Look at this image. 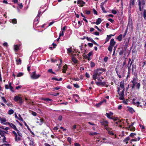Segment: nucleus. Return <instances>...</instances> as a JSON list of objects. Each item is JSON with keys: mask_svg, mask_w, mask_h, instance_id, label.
Listing matches in <instances>:
<instances>
[{"mask_svg": "<svg viewBox=\"0 0 146 146\" xmlns=\"http://www.w3.org/2000/svg\"><path fill=\"white\" fill-rule=\"evenodd\" d=\"M140 103L139 102H136V104L135 106H136L137 107H141V108H143V106L142 105H140Z\"/></svg>", "mask_w": 146, "mask_h": 146, "instance_id": "obj_24", "label": "nucleus"}, {"mask_svg": "<svg viewBox=\"0 0 146 146\" xmlns=\"http://www.w3.org/2000/svg\"><path fill=\"white\" fill-rule=\"evenodd\" d=\"M137 141V139L136 138H135L131 139V140L130 143H131V144H132V141Z\"/></svg>", "mask_w": 146, "mask_h": 146, "instance_id": "obj_50", "label": "nucleus"}, {"mask_svg": "<svg viewBox=\"0 0 146 146\" xmlns=\"http://www.w3.org/2000/svg\"><path fill=\"white\" fill-rule=\"evenodd\" d=\"M100 69L99 68L94 70V74L92 76L93 79L96 80L97 79L98 80H100Z\"/></svg>", "mask_w": 146, "mask_h": 146, "instance_id": "obj_2", "label": "nucleus"}, {"mask_svg": "<svg viewBox=\"0 0 146 146\" xmlns=\"http://www.w3.org/2000/svg\"><path fill=\"white\" fill-rule=\"evenodd\" d=\"M111 12L112 13L114 14H115L117 13V11L116 10H112L111 11Z\"/></svg>", "mask_w": 146, "mask_h": 146, "instance_id": "obj_64", "label": "nucleus"}, {"mask_svg": "<svg viewBox=\"0 0 146 146\" xmlns=\"http://www.w3.org/2000/svg\"><path fill=\"white\" fill-rule=\"evenodd\" d=\"M14 100L15 102H17L18 101H21L22 98L21 97H19L18 96H16L15 97Z\"/></svg>", "mask_w": 146, "mask_h": 146, "instance_id": "obj_11", "label": "nucleus"}, {"mask_svg": "<svg viewBox=\"0 0 146 146\" xmlns=\"http://www.w3.org/2000/svg\"><path fill=\"white\" fill-rule=\"evenodd\" d=\"M98 134L96 132H91L89 133V135H96Z\"/></svg>", "mask_w": 146, "mask_h": 146, "instance_id": "obj_42", "label": "nucleus"}, {"mask_svg": "<svg viewBox=\"0 0 146 146\" xmlns=\"http://www.w3.org/2000/svg\"><path fill=\"white\" fill-rule=\"evenodd\" d=\"M119 95L120 96V97L119 98V99L120 100H123L124 99V98L123 97L124 95Z\"/></svg>", "mask_w": 146, "mask_h": 146, "instance_id": "obj_54", "label": "nucleus"}, {"mask_svg": "<svg viewBox=\"0 0 146 146\" xmlns=\"http://www.w3.org/2000/svg\"><path fill=\"white\" fill-rule=\"evenodd\" d=\"M129 128L130 129V130L131 131H134L135 130V127L133 126L131 127L130 128Z\"/></svg>", "mask_w": 146, "mask_h": 146, "instance_id": "obj_44", "label": "nucleus"}, {"mask_svg": "<svg viewBox=\"0 0 146 146\" xmlns=\"http://www.w3.org/2000/svg\"><path fill=\"white\" fill-rule=\"evenodd\" d=\"M42 100H45L46 102H52L53 101V100L52 99L49 98H44L42 99Z\"/></svg>", "mask_w": 146, "mask_h": 146, "instance_id": "obj_26", "label": "nucleus"}, {"mask_svg": "<svg viewBox=\"0 0 146 146\" xmlns=\"http://www.w3.org/2000/svg\"><path fill=\"white\" fill-rule=\"evenodd\" d=\"M133 84L131 85L132 89H133L134 88L136 84L137 83V82L132 83Z\"/></svg>", "mask_w": 146, "mask_h": 146, "instance_id": "obj_41", "label": "nucleus"}, {"mask_svg": "<svg viewBox=\"0 0 146 146\" xmlns=\"http://www.w3.org/2000/svg\"><path fill=\"white\" fill-rule=\"evenodd\" d=\"M128 111L131 113H133L134 112V109L132 108L128 107Z\"/></svg>", "mask_w": 146, "mask_h": 146, "instance_id": "obj_20", "label": "nucleus"}, {"mask_svg": "<svg viewBox=\"0 0 146 146\" xmlns=\"http://www.w3.org/2000/svg\"><path fill=\"white\" fill-rule=\"evenodd\" d=\"M101 8H102V9L104 13H107V11L105 10V8H104V7H103V6L101 7Z\"/></svg>", "mask_w": 146, "mask_h": 146, "instance_id": "obj_52", "label": "nucleus"}, {"mask_svg": "<svg viewBox=\"0 0 146 146\" xmlns=\"http://www.w3.org/2000/svg\"><path fill=\"white\" fill-rule=\"evenodd\" d=\"M67 53L68 54L71 53L72 51V47H70V48H67Z\"/></svg>", "mask_w": 146, "mask_h": 146, "instance_id": "obj_19", "label": "nucleus"}, {"mask_svg": "<svg viewBox=\"0 0 146 146\" xmlns=\"http://www.w3.org/2000/svg\"><path fill=\"white\" fill-rule=\"evenodd\" d=\"M115 70L117 74V75L118 76L119 78H122L121 76V73L119 72H118V70H117V68H115Z\"/></svg>", "mask_w": 146, "mask_h": 146, "instance_id": "obj_12", "label": "nucleus"}, {"mask_svg": "<svg viewBox=\"0 0 146 146\" xmlns=\"http://www.w3.org/2000/svg\"><path fill=\"white\" fill-rule=\"evenodd\" d=\"M77 4L80 7H82L85 4V2L82 0H77Z\"/></svg>", "mask_w": 146, "mask_h": 146, "instance_id": "obj_8", "label": "nucleus"}, {"mask_svg": "<svg viewBox=\"0 0 146 146\" xmlns=\"http://www.w3.org/2000/svg\"><path fill=\"white\" fill-rule=\"evenodd\" d=\"M4 132V131L0 129V135L1 137L4 136H5Z\"/></svg>", "mask_w": 146, "mask_h": 146, "instance_id": "obj_28", "label": "nucleus"}, {"mask_svg": "<svg viewBox=\"0 0 146 146\" xmlns=\"http://www.w3.org/2000/svg\"><path fill=\"white\" fill-rule=\"evenodd\" d=\"M67 68V66L66 64L63 66L62 72L63 73H65L66 72Z\"/></svg>", "mask_w": 146, "mask_h": 146, "instance_id": "obj_17", "label": "nucleus"}, {"mask_svg": "<svg viewBox=\"0 0 146 146\" xmlns=\"http://www.w3.org/2000/svg\"><path fill=\"white\" fill-rule=\"evenodd\" d=\"M11 22L14 24H16L17 23V20L16 19H13Z\"/></svg>", "mask_w": 146, "mask_h": 146, "instance_id": "obj_37", "label": "nucleus"}, {"mask_svg": "<svg viewBox=\"0 0 146 146\" xmlns=\"http://www.w3.org/2000/svg\"><path fill=\"white\" fill-rule=\"evenodd\" d=\"M130 139V138L129 137H127L125 138L123 140V142H125L126 144H127L128 143V141Z\"/></svg>", "mask_w": 146, "mask_h": 146, "instance_id": "obj_21", "label": "nucleus"}, {"mask_svg": "<svg viewBox=\"0 0 146 146\" xmlns=\"http://www.w3.org/2000/svg\"><path fill=\"white\" fill-rule=\"evenodd\" d=\"M62 78H60L59 79L57 78L56 77H52V80H55L57 81H61L62 80Z\"/></svg>", "mask_w": 146, "mask_h": 146, "instance_id": "obj_23", "label": "nucleus"}, {"mask_svg": "<svg viewBox=\"0 0 146 146\" xmlns=\"http://www.w3.org/2000/svg\"><path fill=\"white\" fill-rule=\"evenodd\" d=\"M107 131H108V134L111 135H113L114 134V133L111 130L112 129L110 127H108L107 129H106Z\"/></svg>", "mask_w": 146, "mask_h": 146, "instance_id": "obj_9", "label": "nucleus"}, {"mask_svg": "<svg viewBox=\"0 0 146 146\" xmlns=\"http://www.w3.org/2000/svg\"><path fill=\"white\" fill-rule=\"evenodd\" d=\"M86 38L87 40L88 41H91L92 42H93V40H94L91 38L89 37H86Z\"/></svg>", "mask_w": 146, "mask_h": 146, "instance_id": "obj_38", "label": "nucleus"}, {"mask_svg": "<svg viewBox=\"0 0 146 146\" xmlns=\"http://www.w3.org/2000/svg\"><path fill=\"white\" fill-rule=\"evenodd\" d=\"M73 85L74 87L76 88H79L80 87L77 84H74Z\"/></svg>", "mask_w": 146, "mask_h": 146, "instance_id": "obj_47", "label": "nucleus"}, {"mask_svg": "<svg viewBox=\"0 0 146 146\" xmlns=\"http://www.w3.org/2000/svg\"><path fill=\"white\" fill-rule=\"evenodd\" d=\"M12 133L14 135L16 141H18L21 140L22 135L19 130H17V132L15 131H13Z\"/></svg>", "mask_w": 146, "mask_h": 146, "instance_id": "obj_3", "label": "nucleus"}, {"mask_svg": "<svg viewBox=\"0 0 146 146\" xmlns=\"http://www.w3.org/2000/svg\"><path fill=\"white\" fill-rule=\"evenodd\" d=\"M64 35V32L63 31H62L60 32V37L61 36H63Z\"/></svg>", "mask_w": 146, "mask_h": 146, "instance_id": "obj_61", "label": "nucleus"}, {"mask_svg": "<svg viewBox=\"0 0 146 146\" xmlns=\"http://www.w3.org/2000/svg\"><path fill=\"white\" fill-rule=\"evenodd\" d=\"M108 122L106 120H104L102 122H101V125L104 126V128L106 129L108 128Z\"/></svg>", "mask_w": 146, "mask_h": 146, "instance_id": "obj_7", "label": "nucleus"}, {"mask_svg": "<svg viewBox=\"0 0 146 146\" xmlns=\"http://www.w3.org/2000/svg\"><path fill=\"white\" fill-rule=\"evenodd\" d=\"M18 115L19 117H18V119L19 120L22 121H23V118H22V117L21 116V115L20 114H19Z\"/></svg>", "mask_w": 146, "mask_h": 146, "instance_id": "obj_43", "label": "nucleus"}, {"mask_svg": "<svg viewBox=\"0 0 146 146\" xmlns=\"http://www.w3.org/2000/svg\"><path fill=\"white\" fill-rule=\"evenodd\" d=\"M120 86L122 89H124V86L123 82L122 81L120 82Z\"/></svg>", "mask_w": 146, "mask_h": 146, "instance_id": "obj_30", "label": "nucleus"}, {"mask_svg": "<svg viewBox=\"0 0 146 146\" xmlns=\"http://www.w3.org/2000/svg\"><path fill=\"white\" fill-rule=\"evenodd\" d=\"M73 98H77L79 99V96L76 94H74L73 95Z\"/></svg>", "mask_w": 146, "mask_h": 146, "instance_id": "obj_45", "label": "nucleus"}, {"mask_svg": "<svg viewBox=\"0 0 146 146\" xmlns=\"http://www.w3.org/2000/svg\"><path fill=\"white\" fill-rule=\"evenodd\" d=\"M14 112V110L11 109L9 110L8 111V114L9 115H11L13 114Z\"/></svg>", "mask_w": 146, "mask_h": 146, "instance_id": "obj_36", "label": "nucleus"}, {"mask_svg": "<svg viewBox=\"0 0 146 146\" xmlns=\"http://www.w3.org/2000/svg\"><path fill=\"white\" fill-rule=\"evenodd\" d=\"M24 75V73L22 72H19L17 75V77L22 76Z\"/></svg>", "mask_w": 146, "mask_h": 146, "instance_id": "obj_29", "label": "nucleus"}, {"mask_svg": "<svg viewBox=\"0 0 146 146\" xmlns=\"http://www.w3.org/2000/svg\"><path fill=\"white\" fill-rule=\"evenodd\" d=\"M116 42L114 41V39L113 38L111 39L110 42V45L108 48V50L110 52H112L113 48Z\"/></svg>", "mask_w": 146, "mask_h": 146, "instance_id": "obj_4", "label": "nucleus"}, {"mask_svg": "<svg viewBox=\"0 0 146 146\" xmlns=\"http://www.w3.org/2000/svg\"><path fill=\"white\" fill-rule=\"evenodd\" d=\"M137 80V77L136 78L134 77L133 78V80L131 81V83H134V82H136V81Z\"/></svg>", "mask_w": 146, "mask_h": 146, "instance_id": "obj_39", "label": "nucleus"}, {"mask_svg": "<svg viewBox=\"0 0 146 146\" xmlns=\"http://www.w3.org/2000/svg\"><path fill=\"white\" fill-rule=\"evenodd\" d=\"M128 45V42H126L125 43V44L124 46V49H123L124 51H125L126 50V49Z\"/></svg>", "mask_w": 146, "mask_h": 146, "instance_id": "obj_32", "label": "nucleus"}, {"mask_svg": "<svg viewBox=\"0 0 146 146\" xmlns=\"http://www.w3.org/2000/svg\"><path fill=\"white\" fill-rule=\"evenodd\" d=\"M108 20L112 23H113L114 21V20L113 19H112L111 18L108 19Z\"/></svg>", "mask_w": 146, "mask_h": 146, "instance_id": "obj_59", "label": "nucleus"}, {"mask_svg": "<svg viewBox=\"0 0 146 146\" xmlns=\"http://www.w3.org/2000/svg\"><path fill=\"white\" fill-rule=\"evenodd\" d=\"M14 50L15 52H17L19 49V45H15L14 46Z\"/></svg>", "mask_w": 146, "mask_h": 146, "instance_id": "obj_16", "label": "nucleus"}, {"mask_svg": "<svg viewBox=\"0 0 146 146\" xmlns=\"http://www.w3.org/2000/svg\"><path fill=\"white\" fill-rule=\"evenodd\" d=\"M140 86L141 84L140 82L137 83V84L136 85V87L138 89H139L140 88Z\"/></svg>", "mask_w": 146, "mask_h": 146, "instance_id": "obj_48", "label": "nucleus"}, {"mask_svg": "<svg viewBox=\"0 0 146 146\" xmlns=\"http://www.w3.org/2000/svg\"><path fill=\"white\" fill-rule=\"evenodd\" d=\"M143 14L144 19H145L146 17V10L145 9L144 10Z\"/></svg>", "mask_w": 146, "mask_h": 146, "instance_id": "obj_40", "label": "nucleus"}, {"mask_svg": "<svg viewBox=\"0 0 146 146\" xmlns=\"http://www.w3.org/2000/svg\"><path fill=\"white\" fill-rule=\"evenodd\" d=\"M6 104L9 106H13L12 104V103H10V102Z\"/></svg>", "mask_w": 146, "mask_h": 146, "instance_id": "obj_63", "label": "nucleus"}, {"mask_svg": "<svg viewBox=\"0 0 146 146\" xmlns=\"http://www.w3.org/2000/svg\"><path fill=\"white\" fill-rule=\"evenodd\" d=\"M146 0H138V5L140 11H142V8H143L145 4Z\"/></svg>", "mask_w": 146, "mask_h": 146, "instance_id": "obj_5", "label": "nucleus"}, {"mask_svg": "<svg viewBox=\"0 0 146 146\" xmlns=\"http://www.w3.org/2000/svg\"><path fill=\"white\" fill-rule=\"evenodd\" d=\"M67 140L68 142H69L70 143H71V139L70 137H68L67 138Z\"/></svg>", "mask_w": 146, "mask_h": 146, "instance_id": "obj_60", "label": "nucleus"}, {"mask_svg": "<svg viewBox=\"0 0 146 146\" xmlns=\"http://www.w3.org/2000/svg\"><path fill=\"white\" fill-rule=\"evenodd\" d=\"M110 38V36L108 35H107V37L106 39L105 42L104 43V44L108 42Z\"/></svg>", "mask_w": 146, "mask_h": 146, "instance_id": "obj_31", "label": "nucleus"}, {"mask_svg": "<svg viewBox=\"0 0 146 146\" xmlns=\"http://www.w3.org/2000/svg\"><path fill=\"white\" fill-rule=\"evenodd\" d=\"M124 90H125L124 89H123L122 91V92H121L120 93H119L120 89L119 87H118L117 91L118 92V94H119V95H124Z\"/></svg>", "mask_w": 146, "mask_h": 146, "instance_id": "obj_13", "label": "nucleus"}, {"mask_svg": "<svg viewBox=\"0 0 146 146\" xmlns=\"http://www.w3.org/2000/svg\"><path fill=\"white\" fill-rule=\"evenodd\" d=\"M100 23V18H98L96 22H94L93 23L96 24L97 25H98Z\"/></svg>", "mask_w": 146, "mask_h": 146, "instance_id": "obj_25", "label": "nucleus"}, {"mask_svg": "<svg viewBox=\"0 0 146 146\" xmlns=\"http://www.w3.org/2000/svg\"><path fill=\"white\" fill-rule=\"evenodd\" d=\"M132 25V19L131 18L130 19L129 18V21L128 25Z\"/></svg>", "mask_w": 146, "mask_h": 146, "instance_id": "obj_34", "label": "nucleus"}, {"mask_svg": "<svg viewBox=\"0 0 146 146\" xmlns=\"http://www.w3.org/2000/svg\"><path fill=\"white\" fill-rule=\"evenodd\" d=\"M43 9V7L41 6L39 10L38 13V15L36 17V18L34 20V25L36 26V25L38 24L39 22V19L40 16L42 15V13L45 11V10L43 11L42 10V9Z\"/></svg>", "mask_w": 146, "mask_h": 146, "instance_id": "obj_1", "label": "nucleus"}, {"mask_svg": "<svg viewBox=\"0 0 146 146\" xmlns=\"http://www.w3.org/2000/svg\"><path fill=\"white\" fill-rule=\"evenodd\" d=\"M1 99L4 103H6L7 102V101L5 99V98L4 97H1Z\"/></svg>", "mask_w": 146, "mask_h": 146, "instance_id": "obj_49", "label": "nucleus"}, {"mask_svg": "<svg viewBox=\"0 0 146 146\" xmlns=\"http://www.w3.org/2000/svg\"><path fill=\"white\" fill-rule=\"evenodd\" d=\"M123 35L122 34H120L117 37L116 39L118 40L119 41H121L122 39Z\"/></svg>", "mask_w": 146, "mask_h": 146, "instance_id": "obj_18", "label": "nucleus"}, {"mask_svg": "<svg viewBox=\"0 0 146 146\" xmlns=\"http://www.w3.org/2000/svg\"><path fill=\"white\" fill-rule=\"evenodd\" d=\"M108 59H109L108 57L107 56H106L104 58V59H103L105 63H106L108 62Z\"/></svg>", "mask_w": 146, "mask_h": 146, "instance_id": "obj_35", "label": "nucleus"}, {"mask_svg": "<svg viewBox=\"0 0 146 146\" xmlns=\"http://www.w3.org/2000/svg\"><path fill=\"white\" fill-rule=\"evenodd\" d=\"M40 76V74H36V71H35L32 72L31 75V77L32 79H36L38 78Z\"/></svg>", "mask_w": 146, "mask_h": 146, "instance_id": "obj_6", "label": "nucleus"}, {"mask_svg": "<svg viewBox=\"0 0 146 146\" xmlns=\"http://www.w3.org/2000/svg\"><path fill=\"white\" fill-rule=\"evenodd\" d=\"M106 83L107 82H102V81L101 80V86H105L106 87H107L108 86V85ZM107 83H108L107 82Z\"/></svg>", "mask_w": 146, "mask_h": 146, "instance_id": "obj_22", "label": "nucleus"}, {"mask_svg": "<svg viewBox=\"0 0 146 146\" xmlns=\"http://www.w3.org/2000/svg\"><path fill=\"white\" fill-rule=\"evenodd\" d=\"M7 123L14 130H16L17 131V130H18L16 128V127L15 125L13 124V123H9V122H7Z\"/></svg>", "mask_w": 146, "mask_h": 146, "instance_id": "obj_10", "label": "nucleus"}, {"mask_svg": "<svg viewBox=\"0 0 146 146\" xmlns=\"http://www.w3.org/2000/svg\"><path fill=\"white\" fill-rule=\"evenodd\" d=\"M60 88V86H57L55 88H53V91L55 90H58Z\"/></svg>", "mask_w": 146, "mask_h": 146, "instance_id": "obj_57", "label": "nucleus"}, {"mask_svg": "<svg viewBox=\"0 0 146 146\" xmlns=\"http://www.w3.org/2000/svg\"><path fill=\"white\" fill-rule=\"evenodd\" d=\"M0 121L1 123L3 124H5V123L6 121V119L4 117H0Z\"/></svg>", "mask_w": 146, "mask_h": 146, "instance_id": "obj_14", "label": "nucleus"}, {"mask_svg": "<svg viewBox=\"0 0 146 146\" xmlns=\"http://www.w3.org/2000/svg\"><path fill=\"white\" fill-rule=\"evenodd\" d=\"M3 45L4 46H5L6 47H7L8 46L7 43L6 42H5L3 43Z\"/></svg>", "mask_w": 146, "mask_h": 146, "instance_id": "obj_62", "label": "nucleus"}, {"mask_svg": "<svg viewBox=\"0 0 146 146\" xmlns=\"http://www.w3.org/2000/svg\"><path fill=\"white\" fill-rule=\"evenodd\" d=\"M3 142H7L6 141V137L4 136H3Z\"/></svg>", "mask_w": 146, "mask_h": 146, "instance_id": "obj_58", "label": "nucleus"}, {"mask_svg": "<svg viewBox=\"0 0 146 146\" xmlns=\"http://www.w3.org/2000/svg\"><path fill=\"white\" fill-rule=\"evenodd\" d=\"M111 119H113L114 121H116L118 119V118L117 117H112Z\"/></svg>", "mask_w": 146, "mask_h": 146, "instance_id": "obj_56", "label": "nucleus"}, {"mask_svg": "<svg viewBox=\"0 0 146 146\" xmlns=\"http://www.w3.org/2000/svg\"><path fill=\"white\" fill-rule=\"evenodd\" d=\"M139 126L142 129H144L145 128V126L141 124H139Z\"/></svg>", "mask_w": 146, "mask_h": 146, "instance_id": "obj_55", "label": "nucleus"}, {"mask_svg": "<svg viewBox=\"0 0 146 146\" xmlns=\"http://www.w3.org/2000/svg\"><path fill=\"white\" fill-rule=\"evenodd\" d=\"M38 121L36 122L37 123H38L40 125H41L42 123L44 120L43 119H37Z\"/></svg>", "mask_w": 146, "mask_h": 146, "instance_id": "obj_15", "label": "nucleus"}, {"mask_svg": "<svg viewBox=\"0 0 146 146\" xmlns=\"http://www.w3.org/2000/svg\"><path fill=\"white\" fill-rule=\"evenodd\" d=\"M125 51H124V50H123V49H122L121 50H120L119 53V55H121L123 54V53Z\"/></svg>", "mask_w": 146, "mask_h": 146, "instance_id": "obj_51", "label": "nucleus"}, {"mask_svg": "<svg viewBox=\"0 0 146 146\" xmlns=\"http://www.w3.org/2000/svg\"><path fill=\"white\" fill-rule=\"evenodd\" d=\"M16 62L17 64H21V59L19 58L18 60L17 59L16 60Z\"/></svg>", "mask_w": 146, "mask_h": 146, "instance_id": "obj_33", "label": "nucleus"}, {"mask_svg": "<svg viewBox=\"0 0 146 146\" xmlns=\"http://www.w3.org/2000/svg\"><path fill=\"white\" fill-rule=\"evenodd\" d=\"M106 115L108 118L110 119H111L112 117H111V115L109 114V113H106Z\"/></svg>", "mask_w": 146, "mask_h": 146, "instance_id": "obj_46", "label": "nucleus"}, {"mask_svg": "<svg viewBox=\"0 0 146 146\" xmlns=\"http://www.w3.org/2000/svg\"><path fill=\"white\" fill-rule=\"evenodd\" d=\"M72 60L73 62L74 63H76L78 62V60L74 57H73L72 58Z\"/></svg>", "mask_w": 146, "mask_h": 146, "instance_id": "obj_27", "label": "nucleus"}, {"mask_svg": "<svg viewBox=\"0 0 146 146\" xmlns=\"http://www.w3.org/2000/svg\"><path fill=\"white\" fill-rule=\"evenodd\" d=\"M95 66V63L93 62H91L90 63V66L91 67H93Z\"/></svg>", "mask_w": 146, "mask_h": 146, "instance_id": "obj_53", "label": "nucleus"}]
</instances>
